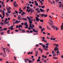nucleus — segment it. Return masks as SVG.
I'll list each match as a JSON object with an SVG mask.
<instances>
[{
    "mask_svg": "<svg viewBox=\"0 0 63 63\" xmlns=\"http://www.w3.org/2000/svg\"><path fill=\"white\" fill-rule=\"evenodd\" d=\"M27 18L29 19V22L30 23H32V22L33 21V19H31L28 16L27 17Z\"/></svg>",
    "mask_w": 63,
    "mask_h": 63,
    "instance_id": "obj_1",
    "label": "nucleus"
},
{
    "mask_svg": "<svg viewBox=\"0 0 63 63\" xmlns=\"http://www.w3.org/2000/svg\"><path fill=\"white\" fill-rule=\"evenodd\" d=\"M18 19L19 20H21L22 19V18L21 17V16L20 15L18 17Z\"/></svg>",
    "mask_w": 63,
    "mask_h": 63,
    "instance_id": "obj_2",
    "label": "nucleus"
},
{
    "mask_svg": "<svg viewBox=\"0 0 63 63\" xmlns=\"http://www.w3.org/2000/svg\"><path fill=\"white\" fill-rule=\"evenodd\" d=\"M57 47H56L55 48H54V50L55 51H56H56H58L59 50V49L57 48Z\"/></svg>",
    "mask_w": 63,
    "mask_h": 63,
    "instance_id": "obj_3",
    "label": "nucleus"
},
{
    "mask_svg": "<svg viewBox=\"0 0 63 63\" xmlns=\"http://www.w3.org/2000/svg\"><path fill=\"white\" fill-rule=\"evenodd\" d=\"M36 21H37V22L40 21V19L38 17H36Z\"/></svg>",
    "mask_w": 63,
    "mask_h": 63,
    "instance_id": "obj_4",
    "label": "nucleus"
},
{
    "mask_svg": "<svg viewBox=\"0 0 63 63\" xmlns=\"http://www.w3.org/2000/svg\"><path fill=\"white\" fill-rule=\"evenodd\" d=\"M40 11L41 12H46L45 10H43L42 8H40Z\"/></svg>",
    "mask_w": 63,
    "mask_h": 63,
    "instance_id": "obj_5",
    "label": "nucleus"
},
{
    "mask_svg": "<svg viewBox=\"0 0 63 63\" xmlns=\"http://www.w3.org/2000/svg\"><path fill=\"white\" fill-rule=\"evenodd\" d=\"M9 23V22L7 21L6 22V20H5L4 21V24L6 25L7 24H8Z\"/></svg>",
    "mask_w": 63,
    "mask_h": 63,
    "instance_id": "obj_6",
    "label": "nucleus"
},
{
    "mask_svg": "<svg viewBox=\"0 0 63 63\" xmlns=\"http://www.w3.org/2000/svg\"><path fill=\"white\" fill-rule=\"evenodd\" d=\"M6 9H7V11H9L11 9V8L10 7H9L8 8V7H6Z\"/></svg>",
    "mask_w": 63,
    "mask_h": 63,
    "instance_id": "obj_7",
    "label": "nucleus"
},
{
    "mask_svg": "<svg viewBox=\"0 0 63 63\" xmlns=\"http://www.w3.org/2000/svg\"><path fill=\"white\" fill-rule=\"evenodd\" d=\"M38 50H39L41 51V53H43V50H42V49H41V48H38Z\"/></svg>",
    "mask_w": 63,
    "mask_h": 63,
    "instance_id": "obj_8",
    "label": "nucleus"
},
{
    "mask_svg": "<svg viewBox=\"0 0 63 63\" xmlns=\"http://www.w3.org/2000/svg\"><path fill=\"white\" fill-rule=\"evenodd\" d=\"M32 30L34 31V32H38V30H35V29H33Z\"/></svg>",
    "mask_w": 63,
    "mask_h": 63,
    "instance_id": "obj_9",
    "label": "nucleus"
},
{
    "mask_svg": "<svg viewBox=\"0 0 63 63\" xmlns=\"http://www.w3.org/2000/svg\"><path fill=\"white\" fill-rule=\"evenodd\" d=\"M26 27H28V25H27V22H26L24 23Z\"/></svg>",
    "mask_w": 63,
    "mask_h": 63,
    "instance_id": "obj_10",
    "label": "nucleus"
},
{
    "mask_svg": "<svg viewBox=\"0 0 63 63\" xmlns=\"http://www.w3.org/2000/svg\"><path fill=\"white\" fill-rule=\"evenodd\" d=\"M2 12L3 13L2 15H3V17H5V11H2Z\"/></svg>",
    "mask_w": 63,
    "mask_h": 63,
    "instance_id": "obj_11",
    "label": "nucleus"
},
{
    "mask_svg": "<svg viewBox=\"0 0 63 63\" xmlns=\"http://www.w3.org/2000/svg\"><path fill=\"white\" fill-rule=\"evenodd\" d=\"M25 62L26 63H27V61H29V59H24Z\"/></svg>",
    "mask_w": 63,
    "mask_h": 63,
    "instance_id": "obj_12",
    "label": "nucleus"
},
{
    "mask_svg": "<svg viewBox=\"0 0 63 63\" xmlns=\"http://www.w3.org/2000/svg\"><path fill=\"white\" fill-rule=\"evenodd\" d=\"M31 13H32L34 12H35V11L34 10H33L32 9H31Z\"/></svg>",
    "mask_w": 63,
    "mask_h": 63,
    "instance_id": "obj_13",
    "label": "nucleus"
},
{
    "mask_svg": "<svg viewBox=\"0 0 63 63\" xmlns=\"http://www.w3.org/2000/svg\"><path fill=\"white\" fill-rule=\"evenodd\" d=\"M41 46H42V47H43V48H45L46 47V45H41Z\"/></svg>",
    "mask_w": 63,
    "mask_h": 63,
    "instance_id": "obj_14",
    "label": "nucleus"
},
{
    "mask_svg": "<svg viewBox=\"0 0 63 63\" xmlns=\"http://www.w3.org/2000/svg\"><path fill=\"white\" fill-rule=\"evenodd\" d=\"M7 30V28H4L3 29V31H5V30Z\"/></svg>",
    "mask_w": 63,
    "mask_h": 63,
    "instance_id": "obj_15",
    "label": "nucleus"
},
{
    "mask_svg": "<svg viewBox=\"0 0 63 63\" xmlns=\"http://www.w3.org/2000/svg\"><path fill=\"white\" fill-rule=\"evenodd\" d=\"M47 27L48 29H49V30H51V29H50V28H49V27H48V26H47Z\"/></svg>",
    "mask_w": 63,
    "mask_h": 63,
    "instance_id": "obj_16",
    "label": "nucleus"
},
{
    "mask_svg": "<svg viewBox=\"0 0 63 63\" xmlns=\"http://www.w3.org/2000/svg\"><path fill=\"white\" fill-rule=\"evenodd\" d=\"M23 13H22L21 14V15L22 16H23V15H25V12H24L23 11Z\"/></svg>",
    "mask_w": 63,
    "mask_h": 63,
    "instance_id": "obj_17",
    "label": "nucleus"
},
{
    "mask_svg": "<svg viewBox=\"0 0 63 63\" xmlns=\"http://www.w3.org/2000/svg\"><path fill=\"white\" fill-rule=\"evenodd\" d=\"M22 32H23V33H24V32H26V31L24 30H23L22 31Z\"/></svg>",
    "mask_w": 63,
    "mask_h": 63,
    "instance_id": "obj_18",
    "label": "nucleus"
},
{
    "mask_svg": "<svg viewBox=\"0 0 63 63\" xmlns=\"http://www.w3.org/2000/svg\"><path fill=\"white\" fill-rule=\"evenodd\" d=\"M22 19L23 20H25V21H27V19L26 18H23Z\"/></svg>",
    "mask_w": 63,
    "mask_h": 63,
    "instance_id": "obj_19",
    "label": "nucleus"
},
{
    "mask_svg": "<svg viewBox=\"0 0 63 63\" xmlns=\"http://www.w3.org/2000/svg\"><path fill=\"white\" fill-rule=\"evenodd\" d=\"M7 13L8 14H11V12L10 11H8L7 12Z\"/></svg>",
    "mask_w": 63,
    "mask_h": 63,
    "instance_id": "obj_20",
    "label": "nucleus"
},
{
    "mask_svg": "<svg viewBox=\"0 0 63 63\" xmlns=\"http://www.w3.org/2000/svg\"><path fill=\"white\" fill-rule=\"evenodd\" d=\"M52 28H53L54 29H55V26H52Z\"/></svg>",
    "mask_w": 63,
    "mask_h": 63,
    "instance_id": "obj_21",
    "label": "nucleus"
},
{
    "mask_svg": "<svg viewBox=\"0 0 63 63\" xmlns=\"http://www.w3.org/2000/svg\"><path fill=\"white\" fill-rule=\"evenodd\" d=\"M10 31V30H8L7 32V33L8 34H10V32H9Z\"/></svg>",
    "mask_w": 63,
    "mask_h": 63,
    "instance_id": "obj_22",
    "label": "nucleus"
},
{
    "mask_svg": "<svg viewBox=\"0 0 63 63\" xmlns=\"http://www.w3.org/2000/svg\"><path fill=\"white\" fill-rule=\"evenodd\" d=\"M53 56L54 57L55 56H56V53H54L53 55Z\"/></svg>",
    "mask_w": 63,
    "mask_h": 63,
    "instance_id": "obj_23",
    "label": "nucleus"
},
{
    "mask_svg": "<svg viewBox=\"0 0 63 63\" xmlns=\"http://www.w3.org/2000/svg\"><path fill=\"white\" fill-rule=\"evenodd\" d=\"M43 48L45 50H48V49H47V48Z\"/></svg>",
    "mask_w": 63,
    "mask_h": 63,
    "instance_id": "obj_24",
    "label": "nucleus"
},
{
    "mask_svg": "<svg viewBox=\"0 0 63 63\" xmlns=\"http://www.w3.org/2000/svg\"><path fill=\"white\" fill-rule=\"evenodd\" d=\"M45 15V14H41V16L42 17H43V16H44Z\"/></svg>",
    "mask_w": 63,
    "mask_h": 63,
    "instance_id": "obj_25",
    "label": "nucleus"
},
{
    "mask_svg": "<svg viewBox=\"0 0 63 63\" xmlns=\"http://www.w3.org/2000/svg\"><path fill=\"white\" fill-rule=\"evenodd\" d=\"M14 5V7H17V6H18V5L17 4H15Z\"/></svg>",
    "mask_w": 63,
    "mask_h": 63,
    "instance_id": "obj_26",
    "label": "nucleus"
},
{
    "mask_svg": "<svg viewBox=\"0 0 63 63\" xmlns=\"http://www.w3.org/2000/svg\"><path fill=\"white\" fill-rule=\"evenodd\" d=\"M6 15L7 16H9V14L8 13H6Z\"/></svg>",
    "mask_w": 63,
    "mask_h": 63,
    "instance_id": "obj_27",
    "label": "nucleus"
},
{
    "mask_svg": "<svg viewBox=\"0 0 63 63\" xmlns=\"http://www.w3.org/2000/svg\"><path fill=\"white\" fill-rule=\"evenodd\" d=\"M22 12H23V10H22L20 12H19V13L20 14H21V13Z\"/></svg>",
    "mask_w": 63,
    "mask_h": 63,
    "instance_id": "obj_28",
    "label": "nucleus"
},
{
    "mask_svg": "<svg viewBox=\"0 0 63 63\" xmlns=\"http://www.w3.org/2000/svg\"><path fill=\"white\" fill-rule=\"evenodd\" d=\"M40 21L41 22H44V21L42 19H40Z\"/></svg>",
    "mask_w": 63,
    "mask_h": 63,
    "instance_id": "obj_29",
    "label": "nucleus"
},
{
    "mask_svg": "<svg viewBox=\"0 0 63 63\" xmlns=\"http://www.w3.org/2000/svg\"><path fill=\"white\" fill-rule=\"evenodd\" d=\"M50 25H51V26H52V25H53V23H52V22L51 23H50Z\"/></svg>",
    "mask_w": 63,
    "mask_h": 63,
    "instance_id": "obj_30",
    "label": "nucleus"
},
{
    "mask_svg": "<svg viewBox=\"0 0 63 63\" xmlns=\"http://www.w3.org/2000/svg\"><path fill=\"white\" fill-rule=\"evenodd\" d=\"M40 61H41V60H40L39 59L37 60V62H40Z\"/></svg>",
    "mask_w": 63,
    "mask_h": 63,
    "instance_id": "obj_31",
    "label": "nucleus"
},
{
    "mask_svg": "<svg viewBox=\"0 0 63 63\" xmlns=\"http://www.w3.org/2000/svg\"><path fill=\"white\" fill-rule=\"evenodd\" d=\"M53 58L54 59H58V58L57 57H53Z\"/></svg>",
    "mask_w": 63,
    "mask_h": 63,
    "instance_id": "obj_32",
    "label": "nucleus"
},
{
    "mask_svg": "<svg viewBox=\"0 0 63 63\" xmlns=\"http://www.w3.org/2000/svg\"><path fill=\"white\" fill-rule=\"evenodd\" d=\"M5 49H6V48H3V50L4 51V53L6 52L5 51Z\"/></svg>",
    "mask_w": 63,
    "mask_h": 63,
    "instance_id": "obj_33",
    "label": "nucleus"
},
{
    "mask_svg": "<svg viewBox=\"0 0 63 63\" xmlns=\"http://www.w3.org/2000/svg\"><path fill=\"white\" fill-rule=\"evenodd\" d=\"M49 10V9H47V12H48V11Z\"/></svg>",
    "mask_w": 63,
    "mask_h": 63,
    "instance_id": "obj_34",
    "label": "nucleus"
},
{
    "mask_svg": "<svg viewBox=\"0 0 63 63\" xmlns=\"http://www.w3.org/2000/svg\"><path fill=\"white\" fill-rule=\"evenodd\" d=\"M2 31H3V29H0V32H2Z\"/></svg>",
    "mask_w": 63,
    "mask_h": 63,
    "instance_id": "obj_35",
    "label": "nucleus"
},
{
    "mask_svg": "<svg viewBox=\"0 0 63 63\" xmlns=\"http://www.w3.org/2000/svg\"><path fill=\"white\" fill-rule=\"evenodd\" d=\"M36 54H37L38 53V51H35Z\"/></svg>",
    "mask_w": 63,
    "mask_h": 63,
    "instance_id": "obj_36",
    "label": "nucleus"
},
{
    "mask_svg": "<svg viewBox=\"0 0 63 63\" xmlns=\"http://www.w3.org/2000/svg\"><path fill=\"white\" fill-rule=\"evenodd\" d=\"M16 1H15L14 2V5L16 4Z\"/></svg>",
    "mask_w": 63,
    "mask_h": 63,
    "instance_id": "obj_37",
    "label": "nucleus"
},
{
    "mask_svg": "<svg viewBox=\"0 0 63 63\" xmlns=\"http://www.w3.org/2000/svg\"><path fill=\"white\" fill-rule=\"evenodd\" d=\"M45 7V6H42V8L43 9Z\"/></svg>",
    "mask_w": 63,
    "mask_h": 63,
    "instance_id": "obj_38",
    "label": "nucleus"
},
{
    "mask_svg": "<svg viewBox=\"0 0 63 63\" xmlns=\"http://www.w3.org/2000/svg\"><path fill=\"white\" fill-rule=\"evenodd\" d=\"M27 8L28 9H30V7L29 6H27Z\"/></svg>",
    "mask_w": 63,
    "mask_h": 63,
    "instance_id": "obj_39",
    "label": "nucleus"
},
{
    "mask_svg": "<svg viewBox=\"0 0 63 63\" xmlns=\"http://www.w3.org/2000/svg\"><path fill=\"white\" fill-rule=\"evenodd\" d=\"M35 5H36V6H37L38 7V3H35Z\"/></svg>",
    "mask_w": 63,
    "mask_h": 63,
    "instance_id": "obj_40",
    "label": "nucleus"
},
{
    "mask_svg": "<svg viewBox=\"0 0 63 63\" xmlns=\"http://www.w3.org/2000/svg\"><path fill=\"white\" fill-rule=\"evenodd\" d=\"M18 23V20L17 19L15 22V23Z\"/></svg>",
    "mask_w": 63,
    "mask_h": 63,
    "instance_id": "obj_41",
    "label": "nucleus"
},
{
    "mask_svg": "<svg viewBox=\"0 0 63 63\" xmlns=\"http://www.w3.org/2000/svg\"><path fill=\"white\" fill-rule=\"evenodd\" d=\"M62 6V4H61L59 5V7H61Z\"/></svg>",
    "mask_w": 63,
    "mask_h": 63,
    "instance_id": "obj_42",
    "label": "nucleus"
},
{
    "mask_svg": "<svg viewBox=\"0 0 63 63\" xmlns=\"http://www.w3.org/2000/svg\"><path fill=\"white\" fill-rule=\"evenodd\" d=\"M44 16V17H47V14L46 15V14H45Z\"/></svg>",
    "mask_w": 63,
    "mask_h": 63,
    "instance_id": "obj_43",
    "label": "nucleus"
},
{
    "mask_svg": "<svg viewBox=\"0 0 63 63\" xmlns=\"http://www.w3.org/2000/svg\"><path fill=\"white\" fill-rule=\"evenodd\" d=\"M56 30H58V29H59V28H57V27H56Z\"/></svg>",
    "mask_w": 63,
    "mask_h": 63,
    "instance_id": "obj_44",
    "label": "nucleus"
},
{
    "mask_svg": "<svg viewBox=\"0 0 63 63\" xmlns=\"http://www.w3.org/2000/svg\"><path fill=\"white\" fill-rule=\"evenodd\" d=\"M0 34L1 35H3V34H4V32H1Z\"/></svg>",
    "mask_w": 63,
    "mask_h": 63,
    "instance_id": "obj_45",
    "label": "nucleus"
},
{
    "mask_svg": "<svg viewBox=\"0 0 63 63\" xmlns=\"http://www.w3.org/2000/svg\"><path fill=\"white\" fill-rule=\"evenodd\" d=\"M42 6H41V5H39V8H42Z\"/></svg>",
    "mask_w": 63,
    "mask_h": 63,
    "instance_id": "obj_46",
    "label": "nucleus"
},
{
    "mask_svg": "<svg viewBox=\"0 0 63 63\" xmlns=\"http://www.w3.org/2000/svg\"><path fill=\"white\" fill-rule=\"evenodd\" d=\"M40 3H41L42 5H43V2H42V1H40Z\"/></svg>",
    "mask_w": 63,
    "mask_h": 63,
    "instance_id": "obj_47",
    "label": "nucleus"
},
{
    "mask_svg": "<svg viewBox=\"0 0 63 63\" xmlns=\"http://www.w3.org/2000/svg\"><path fill=\"white\" fill-rule=\"evenodd\" d=\"M40 10H38L37 11V13H40Z\"/></svg>",
    "mask_w": 63,
    "mask_h": 63,
    "instance_id": "obj_48",
    "label": "nucleus"
},
{
    "mask_svg": "<svg viewBox=\"0 0 63 63\" xmlns=\"http://www.w3.org/2000/svg\"><path fill=\"white\" fill-rule=\"evenodd\" d=\"M46 45L47 46H49V44L48 43H46Z\"/></svg>",
    "mask_w": 63,
    "mask_h": 63,
    "instance_id": "obj_49",
    "label": "nucleus"
},
{
    "mask_svg": "<svg viewBox=\"0 0 63 63\" xmlns=\"http://www.w3.org/2000/svg\"><path fill=\"white\" fill-rule=\"evenodd\" d=\"M18 30L19 31H21L22 29L21 28H19L18 29Z\"/></svg>",
    "mask_w": 63,
    "mask_h": 63,
    "instance_id": "obj_50",
    "label": "nucleus"
},
{
    "mask_svg": "<svg viewBox=\"0 0 63 63\" xmlns=\"http://www.w3.org/2000/svg\"><path fill=\"white\" fill-rule=\"evenodd\" d=\"M36 47H38V46H39V45L37 44V45H36Z\"/></svg>",
    "mask_w": 63,
    "mask_h": 63,
    "instance_id": "obj_51",
    "label": "nucleus"
},
{
    "mask_svg": "<svg viewBox=\"0 0 63 63\" xmlns=\"http://www.w3.org/2000/svg\"><path fill=\"white\" fill-rule=\"evenodd\" d=\"M39 27L40 29H42V27L41 26H39Z\"/></svg>",
    "mask_w": 63,
    "mask_h": 63,
    "instance_id": "obj_52",
    "label": "nucleus"
},
{
    "mask_svg": "<svg viewBox=\"0 0 63 63\" xmlns=\"http://www.w3.org/2000/svg\"><path fill=\"white\" fill-rule=\"evenodd\" d=\"M39 45H43V44L42 43H39Z\"/></svg>",
    "mask_w": 63,
    "mask_h": 63,
    "instance_id": "obj_53",
    "label": "nucleus"
},
{
    "mask_svg": "<svg viewBox=\"0 0 63 63\" xmlns=\"http://www.w3.org/2000/svg\"><path fill=\"white\" fill-rule=\"evenodd\" d=\"M0 24H1V25H4V23L2 22H1L0 23Z\"/></svg>",
    "mask_w": 63,
    "mask_h": 63,
    "instance_id": "obj_54",
    "label": "nucleus"
},
{
    "mask_svg": "<svg viewBox=\"0 0 63 63\" xmlns=\"http://www.w3.org/2000/svg\"><path fill=\"white\" fill-rule=\"evenodd\" d=\"M39 10V8H37L36 9L35 11H38Z\"/></svg>",
    "mask_w": 63,
    "mask_h": 63,
    "instance_id": "obj_55",
    "label": "nucleus"
},
{
    "mask_svg": "<svg viewBox=\"0 0 63 63\" xmlns=\"http://www.w3.org/2000/svg\"><path fill=\"white\" fill-rule=\"evenodd\" d=\"M30 6L31 7H33V5L32 4H31Z\"/></svg>",
    "mask_w": 63,
    "mask_h": 63,
    "instance_id": "obj_56",
    "label": "nucleus"
},
{
    "mask_svg": "<svg viewBox=\"0 0 63 63\" xmlns=\"http://www.w3.org/2000/svg\"><path fill=\"white\" fill-rule=\"evenodd\" d=\"M52 54H53V53H54V51H52Z\"/></svg>",
    "mask_w": 63,
    "mask_h": 63,
    "instance_id": "obj_57",
    "label": "nucleus"
},
{
    "mask_svg": "<svg viewBox=\"0 0 63 63\" xmlns=\"http://www.w3.org/2000/svg\"><path fill=\"white\" fill-rule=\"evenodd\" d=\"M56 2H59V0H56Z\"/></svg>",
    "mask_w": 63,
    "mask_h": 63,
    "instance_id": "obj_58",
    "label": "nucleus"
},
{
    "mask_svg": "<svg viewBox=\"0 0 63 63\" xmlns=\"http://www.w3.org/2000/svg\"><path fill=\"white\" fill-rule=\"evenodd\" d=\"M16 19H14L13 20V21H15Z\"/></svg>",
    "mask_w": 63,
    "mask_h": 63,
    "instance_id": "obj_59",
    "label": "nucleus"
},
{
    "mask_svg": "<svg viewBox=\"0 0 63 63\" xmlns=\"http://www.w3.org/2000/svg\"><path fill=\"white\" fill-rule=\"evenodd\" d=\"M30 18H33V17L31 16L30 17Z\"/></svg>",
    "mask_w": 63,
    "mask_h": 63,
    "instance_id": "obj_60",
    "label": "nucleus"
},
{
    "mask_svg": "<svg viewBox=\"0 0 63 63\" xmlns=\"http://www.w3.org/2000/svg\"><path fill=\"white\" fill-rule=\"evenodd\" d=\"M44 62L45 63H46V62H47V61L46 60H45L44 61Z\"/></svg>",
    "mask_w": 63,
    "mask_h": 63,
    "instance_id": "obj_61",
    "label": "nucleus"
},
{
    "mask_svg": "<svg viewBox=\"0 0 63 63\" xmlns=\"http://www.w3.org/2000/svg\"><path fill=\"white\" fill-rule=\"evenodd\" d=\"M45 47L46 48H48V46H45Z\"/></svg>",
    "mask_w": 63,
    "mask_h": 63,
    "instance_id": "obj_62",
    "label": "nucleus"
},
{
    "mask_svg": "<svg viewBox=\"0 0 63 63\" xmlns=\"http://www.w3.org/2000/svg\"><path fill=\"white\" fill-rule=\"evenodd\" d=\"M32 25H30L29 26L30 28H32Z\"/></svg>",
    "mask_w": 63,
    "mask_h": 63,
    "instance_id": "obj_63",
    "label": "nucleus"
},
{
    "mask_svg": "<svg viewBox=\"0 0 63 63\" xmlns=\"http://www.w3.org/2000/svg\"><path fill=\"white\" fill-rule=\"evenodd\" d=\"M6 49L7 51V50H9V49H8V47L6 48Z\"/></svg>",
    "mask_w": 63,
    "mask_h": 63,
    "instance_id": "obj_64",
    "label": "nucleus"
}]
</instances>
